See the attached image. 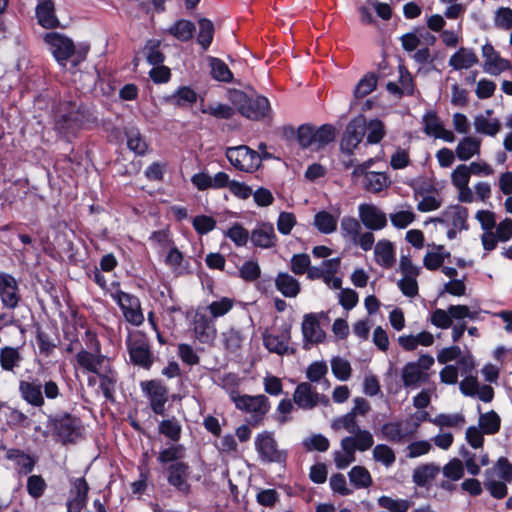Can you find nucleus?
Returning a JSON list of instances; mask_svg holds the SVG:
<instances>
[{
  "instance_id": "nucleus-57",
  "label": "nucleus",
  "mask_w": 512,
  "mask_h": 512,
  "mask_svg": "<svg viewBox=\"0 0 512 512\" xmlns=\"http://www.w3.org/2000/svg\"><path fill=\"white\" fill-rule=\"evenodd\" d=\"M261 275V269L258 262L248 260L243 263L239 269V276L246 282H254Z\"/></svg>"
},
{
  "instance_id": "nucleus-28",
  "label": "nucleus",
  "mask_w": 512,
  "mask_h": 512,
  "mask_svg": "<svg viewBox=\"0 0 512 512\" xmlns=\"http://www.w3.org/2000/svg\"><path fill=\"white\" fill-rule=\"evenodd\" d=\"M277 290L288 298L296 297L301 290L299 281L286 272H279L275 278Z\"/></svg>"
},
{
  "instance_id": "nucleus-5",
  "label": "nucleus",
  "mask_w": 512,
  "mask_h": 512,
  "mask_svg": "<svg viewBox=\"0 0 512 512\" xmlns=\"http://www.w3.org/2000/svg\"><path fill=\"white\" fill-rule=\"evenodd\" d=\"M255 450L259 459L264 463H276L285 467L288 459V452L279 449L278 442L272 431L258 433L254 441Z\"/></svg>"
},
{
  "instance_id": "nucleus-3",
  "label": "nucleus",
  "mask_w": 512,
  "mask_h": 512,
  "mask_svg": "<svg viewBox=\"0 0 512 512\" xmlns=\"http://www.w3.org/2000/svg\"><path fill=\"white\" fill-rule=\"evenodd\" d=\"M231 101L243 117L251 120H261L271 111L270 102L265 96H249L244 91L234 90Z\"/></svg>"
},
{
  "instance_id": "nucleus-43",
  "label": "nucleus",
  "mask_w": 512,
  "mask_h": 512,
  "mask_svg": "<svg viewBox=\"0 0 512 512\" xmlns=\"http://www.w3.org/2000/svg\"><path fill=\"white\" fill-rule=\"evenodd\" d=\"M365 126L367 127L366 144H378L386 135L385 125L378 118L369 121L365 118Z\"/></svg>"
},
{
  "instance_id": "nucleus-51",
  "label": "nucleus",
  "mask_w": 512,
  "mask_h": 512,
  "mask_svg": "<svg viewBox=\"0 0 512 512\" xmlns=\"http://www.w3.org/2000/svg\"><path fill=\"white\" fill-rule=\"evenodd\" d=\"M377 85V76L375 73L366 74L355 86L354 96L358 99L364 98L375 90Z\"/></svg>"
},
{
  "instance_id": "nucleus-45",
  "label": "nucleus",
  "mask_w": 512,
  "mask_h": 512,
  "mask_svg": "<svg viewBox=\"0 0 512 512\" xmlns=\"http://www.w3.org/2000/svg\"><path fill=\"white\" fill-rule=\"evenodd\" d=\"M351 484L356 489L368 488L372 485L373 480L370 472L364 466H354L348 473Z\"/></svg>"
},
{
  "instance_id": "nucleus-17",
  "label": "nucleus",
  "mask_w": 512,
  "mask_h": 512,
  "mask_svg": "<svg viewBox=\"0 0 512 512\" xmlns=\"http://www.w3.org/2000/svg\"><path fill=\"white\" fill-rule=\"evenodd\" d=\"M99 378V389L101 390L106 401L115 403V392L118 382V373L113 366L107 361V364L103 365L102 370L96 374Z\"/></svg>"
},
{
  "instance_id": "nucleus-60",
  "label": "nucleus",
  "mask_w": 512,
  "mask_h": 512,
  "mask_svg": "<svg viewBox=\"0 0 512 512\" xmlns=\"http://www.w3.org/2000/svg\"><path fill=\"white\" fill-rule=\"evenodd\" d=\"M192 225L198 234L205 235L215 229L216 221L211 216L198 215L193 218Z\"/></svg>"
},
{
  "instance_id": "nucleus-10",
  "label": "nucleus",
  "mask_w": 512,
  "mask_h": 512,
  "mask_svg": "<svg viewBox=\"0 0 512 512\" xmlns=\"http://www.w3.org/2000/svg\"><path fill=\"white\" fill-rule=\"evenodd\" d=\"M366 131L364 115L361 114L350 120L340 141L341 152L347 156H353L354 150L362 142Z\"/></svg>"
},
{
  "instance_id": "nucleus-52",
  "label": "nucleus",
  "mask_w": 512,
  "mask_h": 512,
  "mask_svg": "<svg viewBox=\"0 0 512 512\" xmlns=\"http://www.w3.org/2000/svg\"><path fill=\"white\" fill-rule=\"evenodd\" d=\"M265 347L273 353L284 355L288 351V341L282 336L267 334L263 336Z\"/></svg>"
},
{
  "instance_id": "nucleus-19",
  "label": "nucleus",
  "mask_w": 512,
  "mask_h": 512,
  "mask_svg": "<svg viewBox=\"0 0 512 512\" xmlns=\"http://www.w3.org/2000/svg\"><path fill=\"white\" fill-rule=\"evenodd\" d=\"M293 401L298 408L303 410H311L320 402V394L316 388L309 382L299 383L293 394Z\"/></svg>"
},
{
  "instance_id": "nucleus-47",
  "label": "nucleus",
  "mask_w": 512,
  "mask_h": 512,
  "mask_svg": "<svg viewBox=\"0 0 512 512\" xmlns=\"http://www.w3.org/2000/svg\"><path fill=\"white\" fill-rule=\"evenodd\" d=\"M199 24V33L197 35V42L201 45L202 49L207 50L214 37V24L211 20L207 18H201L198 21Z\"/></svg>"
},
{
  "instance_id": "nucleus-25",
  "label": "nucleus",
  "mask_w": 512,
  "mask_h": 512,
  "mask_svg": "<svg viewBox=\"0 0 512 512\" xmlns=\"http://www.w3.org/2000/svg\"><path fill=\"white\" fill-rule=\"evenodd\" d=\"M254 246L259 248H271L275 245L277 237L271 223H262L259 228L252 230L250 236Z\"/></svg>"
},
{
  "instance_id": "nucleus-26",
  "label": "nucleus",
  "mask_w": 512,
  "mask_h": 512,
  "mask_svg": "<svg viewBox=\"0 0 512 512\" xmlns=\"http://www.w3.org/2000/svg\"><path fill=\"white\" fill-rule=\"evenodd\" d=\"M124 135L127 140V147L137 156H145L149 149V144L139 128L131 126L124 129Z\"/></svg>"
},
{
  "instance_id": "nucleus-2",
  "label": "nucleus",
  "mask_w": 512,
  "mask_h": 512,
  "mask_svg": "<svg viewBox=\"0 0 512 512\" xmlns=\"http://www.w3.org/2000/svg\"><path fill=\"white\" fill-rule=\"evenodd\" d=\"M47 428L63 445L75 444L82 437L83 426L80 417L69 412L49 415Z\"/></svg>"
},
{
  "instance_id": "nucleus-64",
  "label": "nucleus",
  "mask_w": 512,
  "mask_h": 512,
  "mask_svg": "<svg viewBox=\"0 0 512 512\" xmlns=\"http://www.w3.org/2000/svg\"><path fill=\"white\" fill-rule=\"evenodd\" d=\"M495 25L498 28L509 30L512 28V9L509 7H500L495 14Z\"/></svg>"
},
{
  "instance_id": "nucleus-4",
  "label": "nucleus",
  "mask_w": 512,
  "mask_h": 512,
  "mask_svg": "<svg viewBox=\"0 0 512 512\" xmlns=\"http://www.w3.org/2000/svg\"><path fill=\"white\" fill-rule=\"evenodd\" d=\"M130 363L144 370H150L155 362L150 341L145 333L137 332L126 340Z\"/></svg>"
},
{
  "instance_id": "nucleus-39",
  "label": "nucleus",
  "mask_w": 512,
  "mask_h": 512,
  "mask_svg": "<svg viewBox=\"0 0 512 512\" xmlns=\"http://www.w3.org/2000/svg\"><path fill=\"white\" fill-rule=\"evenodd\" d=\"M315 149L320 150L335 141L336 128L332 124L314 126Z\"/></svg>"
},
{
  "instance_id": "nucleus-61",
  "label": "nucleus",
  "mask_w": 512,
  "mask_h": 512,
  "mask_svg": "<svg viewBox=\"0 0 512 512\" xmlns=\"http://www.w3.org/2000/svg\"><path fill=\"white\" fill-rule=\"evenodd\" d=\"M361 230L360 223L353 217H344L341 220V232L344 237H350L353 242L357 241Z\"/></svg>"
},
{
  "instance_id": "nucleus-16",
  "label": "nucleus",
  "mask_w": 512,
  "mask_h": 512,
  "mask_svg": "<svg viewBox=\"0 0 512 512\" xmlns=\"http://www.w3.org/2000/svg\"><path fill=\"white\" fill-rule=\"evenodd\" d=\"M232 400L237 409L247 413L269 412L271 404L267 396L264 394L251 395H232Z\"/></svg>"
},
{
  "instance_id": "nucleus-15",
  "label": "nucleus",
  "mask_w": 512,
  "mask_h": 512,
  "mask_svg": "<svg viewBox=\"0 0 512 512\" xmlns=\"http://www.w3.org/2000/svg\"><path fill=\"white\" fill-rule=\"evenodd\" d=\"M482 56L485 58L483 70L490 75L497 76L504 71L512 69L511 62L502 58L491 43H486L482 46Z\"/></svg>"
},
{
  "instance_id": "nucleus-55",
  "label": "nucleus",
  "mask_w": 512,
  "mask_h": 512,
  "mask_svg": "<svg viewBox=\"0 0 512 512\" xmlns=\"http://www.w3.org/2000/svg\"><path fill=\"white\" fill-rule=\"evenodd\" d=\"M331 369L334 376L340 381H347L351 377L352 368L345 359L334 357L331 360Z\"/></svg>"
},
{
  "instance_id": "nucleus-33",
  "label": "nucleus",
  "mask_w": 512,
  "mask_h": 512,
  "mask_svg": "<svg viewBox=\"0 0 512 512\" xmlns=\"http://www.w3.org/2000/svg\"><path fill=\"white\" fill-rule=\"evenodd\" d=\"M34 328L39 354L46 358L50 357L54 353L55 348H57V342L42 328L39 323H36Z\"/></svg>"
},
{
  "instance_id": "nucleus-54",
  "label": "nucleus",
  "mask_w": 512,
  "mask_h": 512,
  "mask_svg": "<svg viewBox=\"0 0 512 512\" xmlns=\"http://www.w3.org/2000/svg\"><path fill=\"white\" fill-rule=\"evenodd\" d=\"M373 458L381 462L386 467H390L395 463L396 456L393 449L386 444H378L373 449Z\"/></svg>"
},
{
  "instance_id": "nucleus-37",
  "label": "nucleus",
  "mask_w": 512,
  "mask_h": 512,
  "mask_svg": "<svg viewBox=\"0 0 512 512\" xmlns=\"http://www.w3.org/2000/svg\"><path fill=\"white\" fill-rule=\"evenodd\" d=\"M195 24L186 19H179L169 28V33L182 42L191 40L194 36Z\"/></svg>"
},
{
  "instance_id": "nucleus-29",
  "label": "nucleus",
  "mask_w": 512,
  "mask_h": 512,
  "mask_svg": "<svg viewBox=\"0 0 512 512\" xmlns=\"http://www.w3.org/2000/svg\"><path fill=\"white\" fill-rule=\"evenodd\" d=\"M375 261L384 268H391L395 263V248L389 240H380L375 249Z\"/></svg>"
},
{
  "instance_id": "nucleus-18",
  "label": "nucleus",
  "mask_w": 512,
  "mask_h": 512,
  "mask_svg": "<svg viewBox=\"0 0 512 512\" xmlns=\"http://www.w3.org/2000/svg\"><path fill=\"white\" fill-rule=\"evenodd\" d=\"M193 331L196 339L202 344H211L217 335L215 323L211 317L197 312L193 320Z\"/></svg>"
},
{
  "instance_id": "nucleus-46",
  "label": "nucleus",
  "mask_w": 512,
  "mask_h": 512,
  "mask_svg": "<svg viewBox=\"0 0 512 512\" xmlns=\"http://www.w3.org/2000/svg\"><path fill=\"white\" fill-rule=\"evenodd\" d=\"M315 227L323 234H331L337 229V218L331 213L322 210L314 216Z\"/></svg>"
},
{
  "instance_id": "nucleus-36",
  "label": "nucleus",
  "mask_w": 512,
  "mask_h": 512,
  "mask_svg": "<svg viewBox=\"0 0 512 512\" xmlns=\"http://www.w3.org/2000/svg\"><path fill=\"white\" fill-rule=\"evenodd\" d=\"M208 60L211 69L210 74L214 80L224 83L233 81V73L222 59L210 56Z\"/></svg>"
},
{
  "instance_id": "nucleus-27",
  "label": "nucleus",
  "mask_w": 512,
  "mask_h": 512,
  "mask_svg": "<svg viewBox=\"0 0 512 512\" xmlns=\"http://www.w3.org/2000/svg\"><path fill=\"white\" fill-rule=\"evenodd\" d=\"M478 57L472 48L460 47L449 59L454 70L469 69L478 63Z\"/></svg>"
},
{
  "instance_id": "nucleus-14",
  "label": "nucleus",
  "mask_w": 512,
  "mask_h": 512,
  "mask_svg": "<svg viewBox=\"0 0 512 512\" xmlns=\"http://www.w3.org/2000/svg\"><path fill=\"white\" fill-rule=\"evenodd\" d=\"M0 300L7 309H15L21 300L18 281L7 272H0Z\"/></svg>"
},
{
  "instance_id": "nucleus-31",
  "label": "nucleus",
  "mask_w": 512,
  "mask_h": 512,
  "mask_svg": "<svg viewBox=\"0 0 512 512\" xmlns=\"http://www.w3.org/2000/svg\"><path fill=\"white\" fill-rule=\"evenodd\" d=\"M23 360L18 347L4 346L0 349V366L2 370L14 372Z\"/></svg>"
},
{
  "instance_id": "nucleus-32",
  "label": "nucleus",
  "mask_w": 512,
  "mask_h": 512,
  "mask_svg": "<svg viewBox=\"0 0 512 512\" xmlns=\"http://www.w3.org/2000/svg\"><path fill=\"white\" fill-rule=\"evenodd\" d=\"M185 448L182 444H173L162 449L157 456V461L163 466L173 465L175 463H184Z\"/></svg>"
},
{
  "instance_id": "nucleus-38",
  "label": "nucleus",
  "mask_w": 512,
  "mask_h": 512,
  "mask_svg": "<svg viewBox=\"0 0 512 512\" xmlns=\"http://www.w3.org/2000/svg\"><path fill=\"white\" fill-rule=\"evenodd\" d=\"M478 425L486 435H494L501 428V418L494 410H490L480 414Z\"/></svg>"
},
{
  "instance_id": "nucleus-49",
  "label": "nucleus",
  "mask_w": 512,
  "mask_h": 512,
  "mask_svg": "<svg viewBox=\"0 0 512 512\" xmlns=\"http://www.w3.org/2000/svg\"><path fill=\"white\" fill-rule=\"evenodd\" d=\"M476 132L494 137L501 129V123L498 119L488 120L483 115H478L474 119Z\"/></svg>"
},
{
  "instance_id": "nucleus-12",
  "label": "nucleus",
  "mask_w": 512,
  "mask_h": 512,
  "mask_svg": "<svg viewBox=\"0 0 512 512\" xmlns=\"http://www.w3.org/2000/svg\"><path fill=\"white\" fill-rule=\"evenodd\" d=\"M142 391L150 400V408L156 415H165V404L168 401V389L159 380H147L140 384Z\"/></svg>"
},
{
  "instance_id": "nucleus-42",
  "label": "nucleus",
  "mask_w": 512,
  "mask_h": 512,
  "mask_svg": "<svg viewBox=\"0 0 512 512\" xmlns=\"http://www.w3.org/2000/svg\"><path fill=\"white\" fill-rule=\"evenodd\" d=\"M158 431L171 441L178 442L181 438L182 426L179 420L175 416H172L159 423Z\"/></svg>"
},
{
  "instance_id": "nucleus-50",
  "label": "nucleus",
  "mask_w": 512,
  "mask_h": 512,
  "mask_svg": "<svg viewBox=\"0 0 512 512\" xmlns=\"http://www.w3.org/2000/svg\"><path fill=\"white\" fill-rule=\"evenodd\" d=\"M378 505L390 512H407L411 502L406 499H393L390 496L382 495L378 498Z\"/></svg>"
},
{
  "instance_id": "nucleus-11",
  "label": "nucleus",
  "mask_w": 512,
  "mask_h": 512,
  "mask_svg": "<svg viewBox=\"0 0 512 512\" xmlns=\"http://www.w3.org/2000/svg\"><path fill=\"white\" fill-rule=\"evenodd\" d=\"M85 335L90 343V346L94 348L96 354L82 349L77 353L76 360L80 367L87 370L88 372L97 374L101 371L99 366L103 368L102 365L106 357L101 354V345L97 339V335L90 330H87Z\"/></svg>"
},
{
  "instance_id": "nucleus-8",
  "label": "nucleus",
  "mask_w": 512,
  "mask_h": 512,
  "mask_svg": "<svg viewBox=\"0 0 512 512\" xmlns=\"http://www.w3.org/2000/svg\"><path fill=\"white\" fill-rule=\"evenodd\" d=\"M226 157L232 166L243 172L254 173L261 166L259 153L246 145L228 148Z\"/></svg>"
},
{
  "instance_id": "nucleus-56",
  "label": "nucleus",
  "mask_w": 512,
  "mask_h": 512,
  "mask_svg": "<svg viewBox=\"0 0 512 512\" xmlns=\"http://www.w3.org/2000/svg\"><path fill=\"white\" fill-rule=\"evenodd\" d=\"M27 492L34 498H40L47 487V484L41 475H30L27 479Z\"/></svg>"
},
{
  "instance_id": "nucleus-58",
  "label": "nucleus",
  "mask_w": 512,
  "mask_h": 512,
  "mask_svg": "<svg viewBox=\"0 0 512 512\" xmlns=\"http://www.w3.org/2000/svg\"><path fill=\"white\" fill-rule=\"evenodd\" d=\"M442 471L446 478L457 481L464 476V465L461 460L453 458L443 467Z\"/></svg>"
},
{
  "instance_id": "nucleus-63",
  "label": "nucleus",
  "mask_w": 512,
  "mask_h": 512,
  "mask_svg": "<svg viewBox=\"0 0 512 512\" xmlns=\"http://www.w3.org/2000/svg\"><path fill=\"white\" fill-rule=\"evenodd\" d=\"M256 501L263 507L273 508L279 502V493L272 488L261 489L256 494Z\"/></svg>"
},
{
  "instance_id": "nucleus-35",
  "label": "nucleus",
  "mask_w": 512,
  "mask_h": 512,
  "mask_svg": "<svg viewBox=\"0 0 512 512\" xmlns=\"http://www.w3.org/2000/svg\"><path fill=\"white\" fill-rule=\"evenodd\" d=\"M391 184L389 176L385 172L370 171L366 174L364 188L371 193H380Z\"/></svg>"
},
{
  "instance_id": "nucleus-59",
  "label": "nucleus",
  "mask_w": 512,
  "mask_h": 512,
  "mask_svg": "<svg viewBox=\"0 0 512 512\" xmlns=\"http://www.w3.org/2000/svg\"><path fill=\"white\" fill-rule=\"evenodd\" d=\"M227 237L234 242L236 246H245L249 239L248 230L241 224L234 223L227 231Z\"/></svg>"
},
{
  "instance_id": "nucleus-7",
  "label": "nucleus",
  "mask_w": 512,
  "mask_h": 512,
  "mask_svg": "<svg viewBox=\"0 0 512 512\" xmlns=\"http://www.w3.org/2000/svg\"><path fill=\"white\" fill-rule=\"evenodd\" d=\"M191 473L192 469L188 462L175 463L163 468L168 485L183 497H188L192 493Z\"/></svg>"
},
{
  "instance_id": "nucleus-62",
  "label": "nucleus",
  "mask_w": 512,
  "mask_h": 512,
  "mask_svg": "<svg viewBox=\"0 0 512 512\" xmlns=\"http://www.w3.org/2000/svg\"><path fill=\"white\" fill-rule=\"evenodd\" d=\"M471 172L467 165H458L451 174V180L455 187L462 188L468 186Z\"/></svg>"
},
{
  "instance_id": "nucleus-21",
  "label": "nucleus",
  "mask_w": 512,
  "mask_h": 512,
  "mask_svg": "<svg viewBox=\"0 0 512 512\" xmlns=\"http://www.w3.org/2000/svg\"><path fill=\"white\" fill-rule=\"evenodd\" d=\"M359 217L364 226L371 230H381L387 225L385 213L372 204H361Z\"/></svg>"
},
{
  "instance_id": "nucleus-41",
  "label": "nucleus",
  "mask_w": 512,
  "mask_h": 512,
  "mask_svg": "<svg viewBox=\"0 0 512 512\" xmlns=\"http://www.w3.org/2000/svg\"><path fill=\"white\" fill-rule=\"evenodd\" d=\"M426 380V375L419 369L415 362H408L402 369V381L405 387L418 385Z\"/></svg>"
},
{
  "instance_id": "nucleus-23",
  "label": "nucleus",
  "mask_w": 512,
  "mask_h": 512,
  "mask_svg": "<svg viewBox=\"0 0 512 512\" xmlns=\"http://www.w3.org/2000/svg\"><path fill=\"white\" fill-rule=\"evenodd\" d=\"M197 93L190 86H180L172 94L163 97V103L177 107H191L197 101Z\"/></svg>"
},
{
  "instance_id": "nucleus-53",
  "label": "nucleus",
  "mask_w": 512,
  "mask_h": 512,
  "mask_svg": "<svg viewBox=\"0 0 512 512\" xmlns=\"http://www.w3.org/2000/svg\"><path fill=\"white\" fill-rule=\"evenodd\" d=\"M297 142L302 149L315 148L314 125L305 123L297 129Z\"/></svg>"
},
{
  "instance_id": "nucleus-13",
  "label": "nucleus",
  "mask_w": 512,
  "mask_h": 512,
  "mask_svg": "<svg viewBox=\"0 0 512 512\" xmlns=\"http://www.w3.org/2000/svg\"><path fill=\"white\" fill-rule=\"evenodd\" d=\"M90 486L85 477L70 479V498L67 501V512H81L88 503Z\"/></svg>"
},
{
  "instance_id": "nucleus-20",
  "label": "nucleus",
  "mask_w": 512,
  "mask_h": 512,
  "mask_svg": "<svg viewBox=\"0 0 512 512\" xmlns=\"http://www.w3.org/2000/svg\"><path fill=\"white\" fill-rule=\"evenodd\" d=\"M35 15L37 23L45 29L51 30L61 26L53 0H40L35 8Z\"/></svg>"
},
{
  "instance_id": "nucleus-22",
  "label": "nucleus",
  "mask_w": 512,
  "mask_h": 512,
  "mask_svg": "<svg viewBox=\"0 0 512 512\" xmlns=\"http://www.w3.org/2000/svg\"><path fill=\"white\" fill-rule=\"evenodd\" d=\"M19 392L22 399L34 407H42L45 404L42 383L37 378L31 381L21 380Z\"/></svg>"
},
{
  "instance_id": "nucleus-40",
  "label": "nucleus",
  "mask_w": 512,
  "mask_h": 512,
  "mask_svg": "<svg viewBox=\"0 0 512 512\" xmlns=\"http://www.w3.org/2000/svg\"><path fill=\"white\" fill-rule=\"evenodd\" d=\"M160 47L161 41L158 39H149L144 45L143 53L147 62L152 66L163 64L166 59Z\"/></svg>"
},
{
  "instance_id": "nucleus-44",
  "label": "nucleus",
  "mask_w": 512,
  "mask_h": 512,
  "mask_svg": "<svg viewBox=\"0 0 512 512\" xmlns=\"http://www.w3.org/2000/svg\"><path fill=\"white\" fill-rule=\"evenodd\" d=\"M438 473L439 467L433 463L418 466L413 471V482L419 487H424L427 485L428 481L434 479Z\"/></svg>"
},
{
  "instance_id": "nucleus-30",
  "label": "nucleus",
  "mask_w": 512,
  "mask_h": 512,
  "mask_svg": "<svg viewBox=\"0 0 512 512\" xmlns=\"http://www.w3.org/2000/svg\"><path fill=\"white\" fill-rule=\"evenodd\" d=\"M382 437L392 443H403L412 435V432L403 430L401 421L387 422L381 427Z\"/></svg>"
},
{
  "instance_id": "nucleus-48",
  "label": "nucleus",
  "mask_w": 512,
  "mask_h": 512,
  "mask_svg": "<svg viewBox=\"0 0 512 512\" xmlns=\"http://www.w3.org/2000/svg\"><path fill=\"white\" fill-rule=\"evenodd\" d=\"M201 112L208 114L219 120H228L235 115V109L225 103L209 104L208 106H202Z\"/></svg>"
},
{
  "instance_id": "nucleus-9",
  "label": "nucleus",
  "mask_w": 512,
  "mask_h": 512,
  "mask_svg": "<svg viewBox=\"0 0 512 512\" xmlns=\"http://www.w3.org/2000/svg\"><path fill=\"white\" fill-rule=\"evenodd\" d=\"M111 297L120 307L127 322L134 326H140L143 324L145 318L141 307V301L136 295L122 290H117L115 293L111 294Z\"/></svg>"
},
{
  "instance_id": "nucleus-34",
  "label": "nucleus",
  "mask_w": 512,
  "mask_h": 512,
  "mask_svg": "<svg viewBox=\"0 0 512 512\" xmlns=\"http://www.w3.org/2000/svg\"><path fill=\"white\" fill-rule=\"evenodd\" d=\"M481 140L476 137H464L456 147V156L461 161H467L480 152Z\"/></svg>"
},
{
  "instance_id": "nucleus-6",
  "label": "nucleus",
  "mask_w": 512,
  "mask_h": 512,
  "mask_svg": "<svg viewBox=\"0 0 512 512\" xmlns=\"http://www.w3.org/2000/svg\"><path fill=\"white\" fill-rule=\"evenodd\" d=\"M43 41L48 46L57 64L66 68L68 60L75 54L74 41L65 34L54 31L45 33Z\"/></svg>"
},
{
  "instance_id": "nucleus-1",
  "label": "nucleus",
  "mask_w": 512,
  "mask_h": 512,
  "mask_svg": "<svg viewBox=\"0 0 512 512\" xmlns=\"http://www.w3.org/2000/svg\"><path fill=\"white\" fill-rule=\"evenodd\" d=\"M93 122L89 109L73 101H64L59 104L55 119V129L60 135L68 137L75 135L84 124Z\"/></svg>"
},
{
  "instance_id": "nucleus-24",
  "label": "nucleus",
  "mask_w": 512,
  "mask_h": 512,
  "mask_svg": "<svg viewBox=\"0 0 512 512\" xmlns=\"http://www.w3.org/2000/svg\"><path fill=\"white\" fill-rule=\"evenodd\" d=\"M302 334L304 341L310 344H318L325 339V333L320 328L316 314L309 313L304 316L302 322Z\"/></svg>"
}]
</instances>
